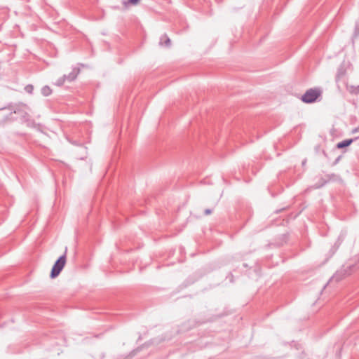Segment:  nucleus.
<instances>
[{
    "mask_svg": "<svg viewBox=\"0 0 359 359\" xmlns=\"http://www.w3.org/2000/svg\"><path fill=\"white\" fill-rule=\"evenodd\" d=\"M358 132H359V126H358V127H357V128H354V129L352 130V133H353V134L356 133H358Z\"/></svg>",
    "mask_w": 359,
    "mask_h": 359,
    "instance_id": "nucleus-12",
    "label": "nucleus"
},
{
    "mask_svg": "<svg viewBox=\"0 0 359 359\" xmlns=\"http://www.w3.org/2000/svg\"><path fill=\"white\" fill-rule=\"evenodd\" d=\"M66 79V75H64L63 76L59 78L57 81L55 82V85L58 86H61L62 85H63V83H65Z\"/></svg>",
    "mask_w": 359,
    "mask_h": 359,
    "instance_id": "nucleus-8",
    "label": "nucleus"
},
{
    "mask_svg": "<svg viewBox=\"0 0 359 359\" xmlns=\"http://www.w3.org/2000/svg\"><path fill=\"white\" fill-rule=\"evenodd\" d=\"M26 92H27L28 93H32L33 92V90H34V87L32 85H27L25 88Z\"/></svg>",
    "mask_w": 359,
    "mask_h": 359,
    "instance_id": "nucleus-9",
    "label": "nucleus"
},
{
    "mask_svg": "<svg viewBox=\"0 0 359 359\" xmlns=\"http://www.w3.org/2000/svg\"><path fill=\"white\" fill-rule=\"evenodd\" d=\"M12 110L13 111L6 109H0V122L18 118L22 121H27L29 120V108L26 104H22L15 106Z\"/></svg>",
    "mask_w": 359,
    "mask_h": 359,
    "instance_id": "nucleus-1",
    "label": "nucleus"
},
{
    "mask_svg": "<svg viewBox=\"0 0 359 359\" xmlns=\"http://www.w3.org/2000/svg\"><path fill=\"white\" fill-rule=\"evenodd\" d=\"M67 248H65V252L64 255L60 256L55 262L51 272H50V278H55L60 273L62 270L63 269L64 266H65L66 262H67V257H66V253H67Z\"/></svg>",
    "mask_w": 359,
    "mask_h": 359,
    "instance_id": "nucleus-2",
    "label": "nucleus"
},
{
    "mask_svg": "<svg viewBox=\"0 0 359 359\" xmlns=\"http://www.w3.org/2000/svg\"><path fill=\"white\" fill-rule=\"evenodd\" d=\"M342 74H343V73L341 72H340V70H339L338 74H337V77L339 78Z\"/></svg>",
    "mask_w": 359,
    "mask_h": 359,
    "instance_id": "nucleus-13",
    "label": "nucleus"
},
{
    "mask_svg": "<svg viewBox=\"0 0 359 359\" xmlns=\"http://www.w3.org/2000/svg\"><path fill=\"white\" fill-rule=\"evenodd\" d=\"M160 45H165L166 47H170L171 45V41L167 34H163L160 39Z\"/></svg>",
    "mask_w": 359,
    "mask_h": 359,
    "instance_id": "nucleus-6",
    "label": "nucleus"
},
{
    "mask_svg": "<svg viewBox=\"0 0 359 359\" xmlns=\"http://www.w3.org/2000/svg\"><path fill=\"white\" fill-rule=\"evenodd\" d=\"M332 278H337V275L334 276Z\"/></svg>",
    "mask_w": 359,
    "mask_h": 359,
    "instance_id": "nucleus-16",
    "label": "nucleus"
},
{
    "mask_svg": "<svg viewBox=\"0 0 359 359\" xmlns=\"http://www.w3.org/2000/svg\"><path fill=\"white\" fill-rule=\"evenodd\" d=\"M140 1V0H128V2H124V4L127 5L128 4L131 5H136L138 4Z\"/></svg>",
    "mask_w": 359,
    "mask_h": 359,
    "instance_id": "nucleus-10",
    "label": "nucleus"
},
{
    "mask_svg": "<svg viewBox=\"0 0 359 359\" xmlns=\"http://www.w3.org/2000/svg\"><path fill=\"white\" fill-rule=\"evenodd\" d=\"M353 142V139H348L343 140L339 143L337 144V149H343L348 146H349L352 142Z\"/></svg>",
    "mask_w": 359,
    "mask_h": 359,
    "instance_id": "nucleus-5",
    "label": "nucleus"
},
{
    "mask_svg": "<svg viewBox=\"0 0 359 359\" xmlns=\"http://www.w3.org/2000/svg\"><path fill=\"white\" fill-rule=\"evenodd\" d=\"M52 90L48 86H45L41 88V93L43 96H48L51 94Z\"/></svg>",
    "mask_w": 359,
    "mask_h": 359,
    "instance_id": "nucleus-7",
    "label": "nucleus"
},
{
    "mask_svg": "<svg viewBox=\"0 0 359 359\" xmlns=\"http://www.w3.org/2000/svg\"><path fill=\"white\" fill-rule=\"evenodd\" d=\"M355 30L359 33V25H357L355 27Z\"/></svg>",
    "mask_w": 359,
    "mask_h": 359,
    "instance_id": "nucleus-14",
    "label": "nucleus"
},
{
    "mask_svg": "<svg viewBox=\"0 0 359 359\" xmlns=\"http://www.w3.org/2000/svg\"><path fill=\"white\" fill-rule=\"evenodd\" d=\"M79 72H80V69L79 68H76V67L73 68L72 71L67 76L66 75V79L68 81H74L77 77Z\"/></svg>",
    "mask_w": 359,
    "mask_h": 359,
    "instance_id": "nucleus-4",
    "label": "nucleus"
},
{
    "mask_svg": "<svg viewBox=\"0 0 359 359\" xmlns=\"http://www.w3.org/2000/svg\"><path fill=\"white\" fill-rule=\"evenodd\" d=\"M321 91L316 88H311L305 92L301 100L304 103H313L320 95Z\"/></svg>",
    "mask_w": 359,
    "mask_h": 359,
    "instance_id": "nucleus-3",
    "label": "nucleus"
},
{
    "mask_svg": "<svg viewBox=\"0 0 359 359\" xmlns=\"http://www.w3.org/2000/svg\"><path fill=\"white\" fill-rule=\"evenodd\" d=\"M211 212H212V210L211 209H206V210H205V215H208L211 214Z\"/></svg>",
    "mask_w": 359,
    "mask_h": 359,
    "instance_id": "nucleus-11",
    "label": "nucleus"
},
{
    "mask_svg": "<svg viewBox=\"0 0 359 359\" xmlns=\"http://www.w3.org/2000/svg\"><path fill=\"white\" fill-rule=\"evenodd\" d=\"M339 158H340V157H338V158L336 159V161H335V163H337L339 161Z\"/></svg>",
    "mask_w": 359,
    "mask_h": 359,
    "instance_id": "nucleus-15",
    "label": "nucleus"
}]
</instances>
